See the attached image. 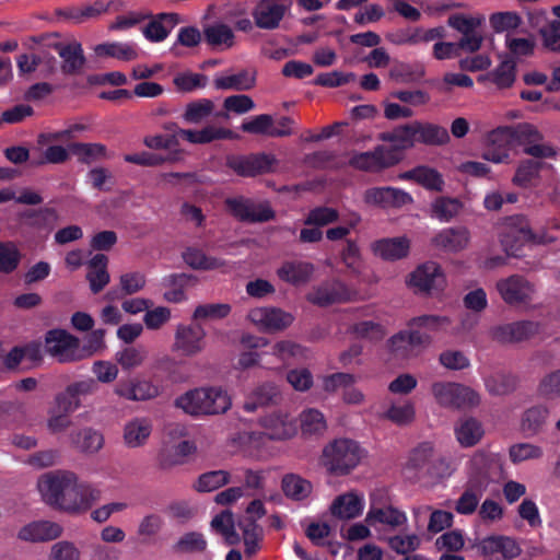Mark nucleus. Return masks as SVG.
Here are the masks:
<instances>
[{"instance_id":"f257e3e1","label":"nucleus","mask_w":560,"mask_h":560,"mask_svg":"<svg viewBox=\"0 0 560 560\" xmlns=\"http://www.w3.org/2000/svg\"><path fill=\"white\" fill-rule=\"evenodd\" d=\"M43 500L50 506L70 514H82L101 499V491L88 483H80L74 472L55 470L38 480Z\"/></svg>"},{"instance_id":"f03ea898","label":"nucleus","mask_w":560,"mask_h":560,"mask_svg":"<svg viewBox=\"0 0 560 560\" xmlns=\"http://www.w3.org/2000/svg\"><path fill=\"white\" fill-rule=\"evenodd\" d=\"M377 138L383 142H389L390 145L378 144L372 151L354 152L348 164L362 172L380 173L397 165L402 161L405 151L416 145L412 121L381 132Z\"/></svg>"},{"instance_id":"7ed1b4c3","label":"nucleus","mask_w":560,"mask_h":560,"mask_svg":"<svg viewBox=\"0 0 560 560\" xmlns=\"http://www.w3.org/2000/svg\"><path fill=\"white\" fill-rule=\"evenodd\" d=\"M450 319L439 315H421L408 320V329L401 330L389 339V349L396 358L408 359L432 342V334L446 327Z\"/></svg>"},{"instance_id":"20e7f679","label":"nucleus","mask_w":560,"mask_h":560,"mask_svg":"<svg viewBox=\"0 0 560 560\" xmlns=\"http://www.w3.org/2000/svg\"><path fill=\"white\" fill-rule=\"evenodd\" d=\"M364 457L365 451L359 442L340 438L323 448L319 463L328 475L342 477L354 470Z\"/></svg>"},{"instance_id":"39448f33","label":"nucleus","mask_w":560,"mask_h":560,"mask_svg":"<svg viewBox=\"0 0 560 560\" xmlns=\"http://www.w3.org/2000/svg\"><path fill=\"white\" fill-rule=\"evenodd\" d=\"M175 406L190 416H211L225 413L232 401L221 387H200L178 396Z\"/></svg>"},{"instance_id":"423d86ee","label":"nucleus","mask_w":560,"mask_h":560,"mask_svg":"<svg viewBox=\"0 0 560 560\" xmlns=\"http://www.w3.org/2000/svg\"><path fill=\"white\" fill-rule=\"evenodd\" d=\"M45 352L56 358L60 363L75 362L82 359L80 339L66 329L55 328L45 334Z\"/></svg>"},{"instance_id":"0eeeda50","label":"nucleus","mask_w":560,"mask_h":560,"mask_svg":"<svg viewBox=\"0 0 560 560\" xmlns=\"http://www.w3.org/2000/svg\"><path fill=\"white\" fill-rule=\"evenodd\" d=\"M432 393L442 407L464 409L480 402V397L474 389L457 383H434Z\"/></svg>"},{"instance_id":"6e6552de","label":"nucleus","mask_w":560,"mask_h":560,"mask_svg":"<svg viewBox=\"0 0 560 560\" xmlns=\"http://www.w3.org/2000/svg\"><path fill=\"white\" fill-rule=\"evenodd\" d=\"M497 289L502 300L510 306L528 305L536 293L535 284L520 275L499 280Z\"/></svg>"},{"instance_id":"1a4fd4ad","label":"nucleus","mask_w":560,"mask_h":560,"mask_svg":"<svg viewBox=\"0 0 560 560\" xmlns=\"http://www.w3.org/2000/svg\"><path fill=\"white\" fill-rule=\"evenodd\" d=\"M230 212L240 221L248 223H262L273 220L276 212L268 201L255 202L247 198H233L225 201Z\"/></svg>"},{"instance_id":"9d476101","label":"nucleus","mask_w":560,"mask_h":560,"mask_svg":"<svg viewBox=\"0 0 560 560\" xmlns=\"http://www.w3.org/2000/svg\"><path fill=\"white\" fill-rule=\"evenodd\" d=\"M529 223L523 215L509 219L501 234V245L509 257H522L524 246L529 243Z\"/></svg>"},{"instance_id":"9b49d317","label":"nucleus","mask_w":560,"mask_h":560,"mask_svg":"<svg viewBox=\"0 0 560 560\" xmlns=\"http://www.w3.org/2000/svg\"><path fill=\"white\" fill-rule=\"evenodd\" d=\"M541 326L534 320H518L493 326L489 329V337L499 343H516L529 340L538 335Z\"/></svg>"},{"instance_id":"f8f14e48","label":"nucleus","mask_w":560,"mask_h":560,"mask_svg":"<svg viewBox=\"0 0 560 560\" xmlns=\"http://www.w3.org/2000/svg\"><path fill=\"white\" fill-rule=\"evenodd\" d=\"M501 470L502 465L495 455L477 452L471 459L468 482L478 483L486 491L491 481L500 478Z\"/></svg>"},{"instance_id":"ddd939ff","label":"nucleus","mask_w":560,"mask_h":560,"mask_svg":"<svg viewBox=\"0 0 560 560\" xmlns=\"http://www.w3.org/2000/svg\"><path fill=\"white\" fill-rule=\"evenodd\" d=\"M275 159L265 153L229 155L226 166L242 177H254L270 172Z\"/></svg>"},{"instance_id":"4468645a","label":"nucleus","mask_w":560,"mask_h":560,"mask_svg":"<svg viewBox=\"0 0 560 560\" xmlns=\"http://www.w3.org/2000/svg\"><path fill=\"white\" fill-rule=\"evenodd\" d=\"M96 389L97 382L93 378L73 382L55 396L56 409L73 412L81 406V397L91 395Z\"/></svg>"},{"instance_id":"2eb2a0df","label":"nucleus","mask_w":560,"mask_h":560,"mask_svg":"<svg viewBox=\"0 0 560 560\" xmlns=\"http://www.w3.org/2000/svg\"><path fill=\"white\" fill-rule=\"evenodd\" d=\"M205 337L206 331L199 324L179 325L175 332L174 349L187 357L196 355L205 349Z\"/></svg>"},{"instance_id":"dca6fc26","label":"nucleus","mask_w":560,"mask_h":560,"mask_svg":"<svg viewBox=\"0 0 560 560\" xmlns=\"http://www.w3.org/2000/svg\"><path fill=\"white\" fill-rule=\"evenodd\" d=\"M289 9L287 0H261L254 10L255 23L262 30H275L279 26Z\"/></svg>"},{"instance_id":"f3484780","label":"nucleus","mask_w":560,"mask_h":560,"mask_svg":"<svg viewBox=\"0 0 560 560\" xmlns=\"http://www.w3.org/2000/svg\"><path fill=\"white\" fill-rule=\"evenodd\" d=\"M513 148L509 127H498L489 132L487 147L483 150L482 158L493 163H502L509 159V151Z\"/></svg>"},{"instance_id":"a211bd4d","label":"nucleus","mask_w":560,"mask_h":560,"mask_svg":"<svg viewBox=\"0 0 560 560\" xmlns=\"http://www.w3.org/2000/svg\"><path fill=\"white\" fill-rule=\"evenodd\" d=\"M349 290L345 283L334 280L325 282L307 294V301L314 305L325 307L349 300Z\"/></svg>"},{"instance_id":"6ab92c4d","label":"nucleus","mask_w":560,"mask_h":560,"mask_svg":"<svg viewBox=\"0 0 560 560\" xmlns=\"http://www.w3.org/2000/svg\"><path fill=\"white\" fill-rule=\"evenodd\" d=\"M410 284L420 292L430 293L440 289L444 283L441 268L433 261L419 266L410 276Z\"/></svg>"},{"instance_id":"aec40b11","label":"nucleus","mask_w":560,"mask_h":560,"mask_svg":"<svg viewBox=\"0 0 560 560\" xmlns=\"http://www.w3.org/2000/svg\"><path fill=\"white\" fill-rule=\"evenodd\" d=\"M282 399L279 387L272 382H265L257 385L244 402V409L254 412L258 408L276 406Z\"/></svg>"},{"instance_id":"412c9836","label":"nucleus","mask_w":560,"mask_h":560,"mask_svg":"<svg viewBox=\"0 0 560 560\" xmlns=\"http://www.w3.org/2000/svg\"><path fill=\"white\" fill-rule=\"evenodd\" d=\"M68 439L71 447L84 455L96 454L104 446L103 434L91 427L71 431Z\"/></svg>"},{"instance_id":"4be33fe9","label":"nucleus","mask_w":560,"mask_h":560,"mask_svg":"<svg viewBox=\"0 0 560 560\" xmlns=\"http://www.w3.org/2000/svg\"><path fill=\"white\" fill-rule=\"evenodd\" d=\"M248 316L252 322L262 325L270 331L283 330L293 323V316L290 313L276 307L255 308Z\"/></svg>"},{"instance_id":"5701e85b","label":"nucleus","mask_w":560,"mask_h":560,"mask_svg":"<svg viewBox=\"0 0 560 560\" xmlns=\"http://www.w3.org/2000/svg\"><path fill=\"white\" fill-rule=\"evenodd\" d=\"M62 527L50 521H36L23 526L18 534L19 539L30 542L54 540L60 537Z\"/></svg>"},{"instance_id":"b1692460","label":"nucleus","mask_w":560,"mask_h":560,"mask_svg":"<svg viewBox=\"0 0 560 560\" xmlns=\"http://www.w3.org/2000/svg\"><path fill=\"white\" fill-rule=\"evenodd\" d=\"M266 430L265 435L270 440H287L296 433V425L288 415L272 412L259 420Z\"/></svg>"},{"instance_id":"393cba45","label":"nucleus","mask_w":560,"mask_h":560,"mask_svg":"<svg viewBox=\"0 0 560 560\" xmlns=\"http://www.w3.org/2000/svg\"><path fill=\"white\" fill-rule=\"evenodd\" d=\"M468 241V230L465 226H454L439 232L432 238V244L445 252H459L467 246Z\"/></svg>"},{"instance_id":"a878e982","label":"nucleus","mask_w":560,"mask_h":560,"mask_svg":"<svg viewBox=\"0 0 560 560\" xmlns=\"http://www.w3.org/2000/svg\"><path fill=\"white\" fill-rule=\"evenodd\" d=\"M198 283L197 276L192 273H172L164 278L163 285L170 288L164 293V299L167 302L179 303L187 299L186 289L192 288Z\"/></svg>"},{"instance_id":"bb28decb","label":"nucleus","mask_w":560,"mask_h":560,"mask_svg":"<svg viewBox=\"0 0 560 560\" xmlns=\"http://www.w3.org/2000/svg\"><path fill=\"white\" fill-rule=\"evenodd\" d=\"M314 272V266L307 261H284L277 270V276L284 282L299 287L307 283Z\"/></svg>"},{"instance_id":"cd10ccee","label":"nucleus","mask_w":560,"mask_h":560,"mask_svg":"<svg viewBox=\"0 0 560 560\" xmlns=\"http://www.w3.org/2000/svg\"><path fill=\"white\" fill-rule=\"evenodd\" d=\"M374 254L384 260H398L408 256L410 241L405 237L382 238L373 243Z\"/></svg>"},{"instance_id":"c85d7f7f","label":"nucleus","mask_w":560,"mask_h":560,"mask_svg":"<svg viewBox=\"0 0 560 560\" xmlns=\"http://www.w3.org/2000/svg\"><path fill=\"white\" fill-rule=\"evenodd\" d=\"M549 408L545 405H535L527 408L521 418V430L527 438L541 433L549 418Z\"/></svg>"},{"instance_id":"c756f323","label":"nucleus","mask_w":560,"mask_h":560,"mask_svg":"<svg viewBox=\"0 0 560 560\" xmlns=\"http://www.w3.org/2000/svg\"><path fill=\"white\" fill-rule=\"evenodd\" d=\"M152 432V425L145 418H135L124 425L122 441L129 448L143 446Z\"/></svg>"},{"instance_id":"7c9ffc66","label":"nucleus","mask_w":560,"mask_h":560,"mask_svg":"<svg viewBox=\"0 0 560 560\" xmlns=\"http://www.w3.org/2000/svg\"><path fill=\"white\" fill-rule=\"evenodd\" d=\"M413 129L416 135V143L425 145H443L450 141V135L446 128L419 120H413Z\"/></svg>"},{"instance_id":"2f4dec72","label":"nucleus","mask_w":560,"mask_h":560,"mask_svg":"<svg viewBox=\"0 0 560 560\" xmlns=\"http://www.w3.org/2000/svg\"><path fill=\"white\" fill-rule=\"evenodd\" d=\"M58 55L62 59L61 71L63 74L75 75L81 73L86 59L79 42L72 40L60 48Z\"/></svg>"},{"instance_id":"473e14b6","label":"nucleus","mask_w":560,"mask_h":560,"mask_svg":"<svg viewBox=\"0 0 560 560\" xmlns=\"http://www.w3.org/2000/svg\"><path fill=\"white\" fill-rule=\"evenodd\" d=\"M237 526L242 530V537L245 545V555L253 557L260 548L259 542L264 536V529L257 524L253 516H243L238 518Z\"/></svg>"},{"instance_id":"72a5a7b5","label":"nucleus","mask_w":560,"mask_h":560,"mask_svg":"<svg viewBox=\"0 0 560 560\" xmlns=\"http://www.w3.org/2000/svg\"><path fill=\"white\" fill-rule=\"evenodd\" d=\"M179 22L177 13H161L147 24L143 34L151 42H162Z\"/></svg>"},{"instance_id":"f704fd0d","label":"nucleus","mask_w":560,"mask_h":560,"mask_svg":"<svg viewBox=\"0 0 560 560\" xmlns=\"http://www.w3.org/2000/svg\"><path fill=\"white\" fill-rule=\"evenodd\" d=\"M404 179L415 180L424 188L441 192L444 188L442 175L429 166H417L400 175Z\"/></svg>"},{"instance_id":"c9c22d12","label":"nucleus","mask_w":560,"mask_h":560,"mask_svg":"<svg viewBox=\"0 0 560 560\" xmlns=\"http://www.w3.org/2000/svg\"><path fill=\"white\" fill-rule=\"evenodd\" d=\"M457 441L463 447L476 445L485 434L482 424L476 418L464 417L455 425Z\"/></svg>"},{"instance_id":"e433bc0d","label":"nucleus","mask_w":560,"mask_h":560,"mask_svg":"<svg viewBox=\"0 0 560 560\" xmlns=\"http://www.w3.org/2000/svg\"><path fill=\"white\" fill-rule=\"evenodd\" d=\"M213 84L217 90L249 91L256 84V71L243 69L238 73L214 79Z\"/></svg>"},{"instance_id":"4c0bfd02","label":"nucleus","mask_w":560,"mask_h":560,"mask_svg":"<svg viewBox=\"0 0 560 560\" xmlns=\"http://www.w3.org/2000/svg\"><path fill=\"white\" fill-rule=\"evenodd\" d=\"M362 501L353 492L338 495L331 506L330 512L340 520L355 518L362 513Z\"/></svg>"},{"instance_id":"58836bf2","label":"nucleus","mask_w":560,"mask_h":560,"mask_svg":"<svg viewBox=\"0 0 560 560\" xmlns=\"http://www.w3.org/2000/svg\"><path fill=\"white\" fill-rule=\"evenodd\" d=\"M281 489L284 495L294 501H302L310 497L313 485L296 474H287L282 477Z\"/></svg>"},{"instance_id":"ea45409f","label":"nucleus","mask_w":560,"mask_h":560,"mask_svg":"<svg viewBox=\"0 0 560 560\" xmlns=\"http://www.w3.org/2000/svg\"><path fill=\"white\" fill-rule=\"evenodd\" d=\"M182 258L186 265L195 270H214L226 265L223 259L207 256L201 249L196 247H187L182 253Z\"/></svg>"},{"instance_id":"a19ab883","label":"nucleus","mask_w":560,"mask_h":560,"mask_svg":"<svg viewBox=\"0 0 560 560\" xmlns=\"http://www.w3.org/2000/svg\"><path fill=\"white\" fill-rule=\"evenodd\" d=\"M210 525L215 533L224 538L228 545L233 546L240 544L241 536L235 530L234 514L231 510H224L217 514Z\"/></svg>"},{"instance_id":"79ce46f5","label":"nucleus","mask_w":560,"mask_h":560,"mask_svg":"<svg viewBox=\"0 0 560 560\" xmlns=\"http://www.w3.org/2000/svg\"><path fill=\"white\" fill-rule=\"evenodd\" d=\"M272 116L268 114H261L254 117L249 121L243 122L241 129L244 132L253 135H268L270 137H285L292 133V131L289 129H272Z\"/></svg>"},{"instance_id":"37998d69","label":"nucleus","mask_w":560,"mask_h":560,"mask_svg":"<svg viewBox=\"0 0 560 560\" xmlns=\"http://www.w3.org/2000/svg\"><path fill=\"white\" fill-rule=\"evenodd\" d=\"M516 78V62L512 57H506L491 72L487 73L486 79L494 83L499 89L511 88ZM485 79L480 77L479 80Z\"/></svg>"},{"instance_id":"c03bdc74","label":"nucleus","mask_w":560,"mask_h":560,"mask_svg":"<svg viewBox=\"0 0 560 560\" xmlns=\"http://www.w3.org/2000/svg\"><path fill=\"white\" fill-rule=\"evenodd\" d=\"M508 127L513 147H523L525 150L533 142L544 140V135L532 124L521 122Z\"/></svg>"},{"instance_id":"a18cd8bd","label":"nucleus","mask_w":560,"mask_h":560,"mask_svg":"<svg viewBox=\"0 0 560 560\" xmlns=\"http://www.w3.org/2000/svg\"><path fill=\"white\" fill-rule=\"evenodd\" d=\"M69 150L82 164H91L106 158L107 149L101 143L71 142Z\"/></svg>"},{"instance_id":"49530a36","label":"nucleus","mask_w":560,"mask_h":560,"mask_svg":"<svg viewBox=\"0 0 560 560\" xmlns=\"http://www.w3.org/2000/svg\"><path fill=\"white\" fill-rule=\"evenodd\" d=\"M182 160V151L174 150L168 152L166 155L151 152H140L133 154H127L125 161L142 166H155L165 162H177Z\"/></svg>"},{"instance_id":"de8ad7c7","label":"nucleus","mask_w":560,"mask_h":560,"mask_svg":"<svg viewBox=\"0 0 560 560\" xmlns=\"http://www.w3.org/2000/svg\"><path fill=\"white\" fill-rule=\"evenodd\" d=\"M203 37L206 43L212 47L224 45L226 48H230L234 44L232 28L223 23L207 25L203 28Z\"/></svg>"},{"instance_id":"09e8293b","label":"nucleus","mask_w":560,"mask_h":560,"mask_svg":"<svg viewBox=\"0 0 560 560\" xmlns=\"http://www.w3.org/2000/svg\"><path fill=\"white\" fill-rule=\"evenodd\" d=\"M407 517L404 512L398 511L393 506L385 509H371L368 514L365 522L370 525L375 523H382L392 527H397L406 523Z\"/></svg>"},{"instance_id":"8fccbe9b","label":"nucleus","mask_w":560,"mask_h":560,"mask_svg":"<svg viewBox=\"0 0 560 560\" xmlns=\"http://www.w3.org/2000/svg\"><path fill=\"white\" fill-rule=\"evenodd\" d=\"M547 164L541 161H537L534 159H527L520 163L516 168L515 175L513 177V183L516 186L526 188L530 185V183L539 177L540 171Z\"/></svg>"},{"instance_id":"3c124183","label":"nucleus","mask_w":560,"mask_h":560,"mask_svg":"<svg viewBox=\"0 0 560 560\" xmlns=\"http://www.w3.org/2000/svg\"><path fill=\"white\" fill-rule=\"evenodd\" d=\"M97 57H113L122 61H131L138 58V52L133 47L120 43H104L94 47Z\"/></svg>"},{"instance_id":"603ef678","label":"nucleus","mask_w":560,"mask_h":560,"mask_svg":"<svg viewBox=\"0 0 560 560\" xmlns=\"http://www.w3.org/2000/svg\"><path fill=\"white\" fill-rule=\"evenodd\" d=\"M231 475L226 470H211L201 474L194 485L198 492H211L230 482Z\"/></svg>"},{"instance_id":"864d4df0","label":"nucleus","mask_w":560,"mask_h":560,"mask_svg":"<svg viewBox=\"0 0 560 560\" xmlns=\"http://www.w3.org/2000/svg\"><path fill=\"white\" fill-rule=\"evenodd\" d=\"M483 492L485 491L478 483L471 485L467 481L464 492L456 501V512L463 515L472 514L476 511Z\"/></svg>"},{"instance_id":"5fc2aeb1","label":"nucleus","mask_w":560,"mask_h":560,"mask_svg":"<svg viewBox=\"0 0 560 560\" xmlns=\"http://www.w3.org/2000/svg\"><path fill=\"white\" fill-rule=\"evenodd\" d=\"M22 259L21 252L11 241L0 242V272L10 275L14 272Z\"/></svg>"},{"instance_id":"6e6d98bb","label":"nucleus","mask_w":560,"mask_h":560,"mask_svg":"<svg viewBox=\"0 0 560 560\" xmlns=\"http://www.w3.org/2000/svg\"><path fill=\"white\" fill-rule=\"evenodd\" d=\"M431 208L433 217L441 221L448 222L459 213L463 203L457 198L438 197Z\"/></svg>"},{"instance_id":"4d7b16f0","label":"nucleus","mask_w":560,"mask_h":560,"mask_svg":"<svg viewBox=\"0 0 560 560\" xmlns=\"http://www.w3.org/2000/svg\"><path fill=\"white\" fill-rule=\"evenodd\" d=\"M147 359V351L143 347H126L116 352L115 360L122 370L131 371L140 366Z\"/></svg>"},{"instance_id":"13d9d810","label":"nucleus","mask_w":560,"mask_h":560,"mask_svg":"<svg viewBox=\"0 0 560 560\" xmlns=\"http://www.w3.org/2000/svg\"><path fill=\"white\" fill-rule=\"evenodd\" d=\"M213 109L214 103L211 100H198L186 105L183 118L188 124H200L203 119L211 115Z\"/></svg>"},{"instance_id":"bf43d9fd","label":"nucleus","mask_w":560,"mask_h":560,"mask_svg":"<svg viewBox=\"0 0 560 560\" xmlns=\"http://www.w3.org/2000/svg\"><path fill=\"white\" fill-rule=\"evenodd\" d=\"M207 541L201 533L189 532L183 535L173 546V550L179 553L203 552Z\"/></svg>"},{"instance_id":"052dcab7","label":"nucleus","mask_w":560,"mask_h":560,"mask_svg":"<svg viewBox=\"0 0 560 560\" xmlns=\"http://www.w3.org/2000/svg\"><path fill=\"white\" fill-rule=\"evenodd\" d=\"M516 377L511 374L495 373L486 380V387L492 395H506L516 388Z\"/></svg>"},{"instance_id":"680f3d73","label":"nucleus","mask_w":560,"mask_h":560,"mask_svg":"<svg viewBox=\"0 0 560 560\" xmlns=\"http://www.w3.org/2000/svg\"><path fill=\"white\" fill-rule=\"evenodd\" d=\"M163 521L158 514L145 515L139 523L137 534L141 538L143 545L151 544L155 536L160 533Z\"/></svg>"},{"instance_id":"e2e57ef3","label":"nucleus","mask_w":560,"mask_h":560,"mask_svg":"<svg viewBox=\"0 0 560 560\" xmlns=\"http://www.w3.org/2000/svg\"><path fill=\"white\" fill-rule=\"evenodd\" d=\"M538 33L541 36L544 48L560 54V20H553L541 26Z\"/></svg>"},{"instance_id":"0e129e2a","label":"nucleus","mask_w":560,"mask_h":560,"mask_svg":"<svg viewBox=\"0 0 560 560\" xmlns=\"http://www.w3.org/2000/svg\"><path fill=\"white\" fill-rule=\"evenodd\" d=\"M326 429L324 416L315 409H310L301 415V430L304 435L319 434Z\"/></svg>"},{"instance_id":"69168bd1","label":"nucleus","mask_w":560,"mask_h":560,"mask_svg":"<svg viewBox=\"0 0 560 560\" xmlns=\"http://www.w3.org/2000/svg\"><path fill=\"white\" fill-rule=\"evenodd\" d=\"M423 75L424 68L421 65L400 63L390 71V77L399 83L418 82Z\"/></svg>"},{"instance_id":"338daca9","label":"nucleus","mask_w":560,"mask_h":560,"mask_svg":"<svg viewBox=\"0 0 560 560\" xmlns=\"http://www.w3.org/2000/svg\"><path fill=\"white\" fill-rule=\"evenodd\" d=\"M537 392L547 399L560 398V369L546 374L540 380Z\"/></svg>"},{"instance_id":"774afa93","label":"nucleus","mask_w":560,"mask_h":560,"mask_svg":"<svg viewBox=\"0 0 560 560\" xmlns=\"http://www.w3.org/2000/svg\"><path fill=\"white\" fill-rule=\"evenodd\" d=\"M80 550L68 540L54 544L48 556V560H80Z\"/></svg>"}]
</instances>
